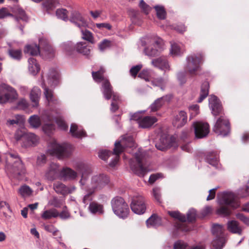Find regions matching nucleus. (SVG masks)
<instances>
[{
	"label": "nucleus",
	"instance_id": "nucleus-1",
	"mask_svg": "<svg viewBox=\"0 0 249 249\" xmlns=\"http://www.w3.org/2000/svg\"><path fill=\"white\" fill-rule=\"evenodd\" d=\"M163 40L156 36H146L141 40L144 53L150 57L158 55L163 50Z\"/></svg>",
	"mask_w": 249,
	"mask_h": 249
},
{
	"label": "nucleus",
	"instance_id": "nucleus-2",
	"mask_svg": "<svg viewBox=\"0 0 249 249\" xmlns=\"http://www.w3.org/2000/svg\"><path fill=\"white\" fill-rule=\"evenodd\" d=\"M135 156L136 161L134 160L129 161L130 168L135 174L143 177L149 171L145 161L146 152L140 149L135 153Z\"/></svg>",
	"mask_w": 249,
	"mask_h": 249
},
{
	"label": "nucleus",
	"instance_id": "nucleus-3",
	"mask_svg": "<svg viewBox=\"0 0 249 249\" xmlns=\"http://www.w3.org/2000/svg\"><path fill=\"white\" fill-rule=\"evenodd\" d=\"M204 56L201 53H193L188 55L186 58L184 68L186 71L191 75H197L201 70L200 65L204 62Z\"/></svg>",
	"mask_w": 249,
	"mask_h": 249
},
{
	"label": "nucleus",
	"instance_id": "nucleus-4",
	"mask_svg": "<svg viewBox=\"0 0 249 249\" xmlns=\"http://www.w3.org/2000/svg\"><path fill=\"white\" fill-rule=\"evenodd\" d=\"M93 70L91 73L93 80L97 83H101V90L104 98L109 99V82L107 76V71L103 66Z\"/></svg>",
	"mask_w": 249,
	"mask_h": 249
},
{
	"label": "nucleus",
	"instance_id": "nucleus-5",
	"mask_svg": "<svg viewBox=\"0 0 249 249\" xmlns=\"http://www.w3.org/2000/svg\"><path fill=\"white\" fill-rule=\"evenodd\" d=\"M135 146V143L133 139L130 136L125 137L120 141L116 142L112 154L114 158L112 161L110 162V167H113L117 163L120 159V154L123 152L124 148H132Z\"/></svg>",
	"mask_w": 249,
	"mask_h": 249
},
{
	"label": "nucleus",
	"instance_id": "nucleus-6",
	"mask_svg": "<svg viewBox=\"0 0 249 249\" xmlns=\"http://www.w3.org/2000/svg\"><path fill=\"white\" fill-rule=\"evenodd\" d=\"M223 225L215 224L213 226L212 231L214 238L212 242L211 249H222L225 245L226 238Z\"/></svg>",
	"mask_w": 249,
	"mask_h": 249
},
{
	"label": "nucleus",
	"instance_id": "nucleus-7",
	"mask_svg": "<svg viewBox=\"0 0 249 249\" xmlns=\"http://www.w3.org/2000/svg\"><path fill=\"white\" fill-rule=\"evenodd\" d=\"M112 209L115 215L120 218H126L129 213L128 205L124 199L121 197L113 198L111 202Z\"/></svg>",
	"mask_w": 249,
	"mask_h": 249
},
{
	"label": "nucleus",
	"instance_id": "nucleus-8",
	"mask_svg": "<svg viewBox=\"0 0 249 249\" xmlns=\"http://www.w3.org/2000/svg\"><path fill=\"white\" fill-rule=\"evenodd\" d=\"M47 152L59 159H65L71 155V152L65 145L60 144L55 141L49 144Z\"/></svg>",
	"mask_w": 249,
	"mask_h": 249
},
{
	"label": "nucleus",
	"instance_id": "nucleus-9",
	"mask_svg": "<svg viewBox=\"0 0 249 249\" xmlns=\"http://www.w3.org/2000/svg\"><path fill=\"white\" fill-rule=\"evenodd\" d=\"M18 94L12 87L5 84L0 86V104L13 102L18 98Z\"/></svg>",
	"mask_w": 249,
	"mask_h": 249
},
{
	"label": "nucleus",
	"instance_id": "nucleus-10",
	"mask_svg": "<svg viewBox=\"0 0 249 249\" xmlns=\"http://www.w3.org/2000/svg\"><path fill=\"white\" fill-rule=\"evenodd\" d=\"M218 202L220 205H229L236 208L239 204L237 197L231 192H223L217 194Z\"/></svg>",
	"mask_w": 249,
	"mask_h": 249
},
{
	"label": "nucleus",
	"instance_id": "nucleus-11",
	"mask_svg": "<svg viewBox=\"0 0 249 249\" xmlns=\"http://www.w3.org/2000/svg\"><path fill=\"white\" fill-rule=\"evenodd\" d=\"M213 131L218 135L227 136L230 131L229 120L225 116H221L216 120Z\"/></svg>",
	"mask_w": 249,
	"mask_h": 249
},
{
	"label": "nucleus",
	"instance_id": "nucleus-12",
	"mask_svg": "<svg viewBox=\"0 0 249 249\" xmlns=\"http://www.w3.org/2000/svg\"><path fill=\"white\" fill-rule=\"evenodd\" d=\"M131 208L132 211L136 214L143 213L146 209L143 198L140 195L133 196L132 198Z\"/></svg>",
	"mask_w": 249,
	"mask_h": 249
},
{
	"label": "nucleus",
	"instance_id": "nucleus-13",
	"mask_svg": "<svg viewBox=\"0 0 249 249\" xmlns=\"http://www.w3.org/2000/svg\"><path fill=\"white\" fill-rule=\"evenodd\" d=\"M195 136L198 139L206 137L210 132L209 125L207 123L196 122L193 124Z\"/></svg>",
	"mask_w": 249,
	"mask_h": 249
},
{
	"label": "nucleus",
	"instance_id": "nucleus-14",
	"mask_svg": "<svg viewBox=\"0 0 249 249\" xmlns=\"http://www.w3.org/2000/svg\"><path fill=\"white\" fill-rule=\"evenodd\" d=\"M169 214L172 217L179 220L180 221L177 224V228L183 231H189V228L186 226V224L183 222H185L186 218L184 214H182L178 211H169Z\"/></svg>",
	"mask_w": 249,
	"mask_h": 249
},
{
	"label": "nucleus",
	"instance_id": "nucleus-15",
	"mask_svg": "<svg viewBox=\"0 0 249 249\" xmlns=\"http://www.w3.org/2000/svg\"><path fill=\"white\" fill-rule=\"evenodd\" d=\"M138 115L139 113L134 114L132 116L131 119L138 121L139 126L142 128L149 127L157 121V119L156 117L151 116H146L141 119H139Z\"/></svg>",
	"mask_w": 249,
	"mask_h": 249
},
{
	"label": "nucleus",
	"instance_id": "nucleus-16",
	"mask_svg": "<svg viewBox=\"0 0 249 249\" xmlns=\"http://www.w3.org/2000/svg\"><path fill=\"white\" fill-rule=\"evenodd\" d=\"M209 106L212 113L216 116L222 113V108L220 101L214 95H211L209 99Z\"/></svg>",
	"mask_w": 249,
	"mask_h": 249
},
{
	"label": "nucleus",
	"instance_id": "nucleus-17",
	"mask_svg": "<svg viewBox=\"0 0 249 249\" xmlns=\"http://www.w3.org/2000/svg\"><path fill=\"white\" fill-rule=\"evenodd\" d=\"M70 20L80 29L86 27L87 26L85 19L82 16L81 14L76 10L72 11L71 12Z\"/></svg>",
	"mask_w": 249,
	"mask_h": 249
},
{
	"label": "nucleus",
	"instance_id": "nucleus-18",
	"mask_svg": "<svg viewBox=\"0 0 249 249\" xmlns=\"http://www.w3.org/2000/svg\"><path fill=\"white\" fill-rule=\"evenodd\" d=\"M42 87L44 89V94L45 98L48 102V104L50 106L57 105L59 104L58 100L54 96L53 92L51 89L46 86V82L43 79V81L42 83Z\"/></svg>",
	"mask_w": 249,
	"mask_h": 249
},
{
	"label": "nucleus",
	"instance_id": "nucleus-19",
	"mask_svg": "<svg viewBox=\"0 0 249 249\" xmlns=\"http://www.w3.org/2000/svg\"><path fill=\"white\" fill-rule=\"evenodd\" d=\"M151 64L155 67L158 68L164 71L170 70V67L167 59L164 57H160L153 59L151 61Z\"/></svg>",
	"mask_w": 249,
	"mask_h": 249
},
{
	"label": "nucleus",
	"instance_id": "nucleus-20",
	"mask_svg": "<svg viewBox=\"0 0 249 249\" xmlns=\"http://www.w3.org/2000/svg\"><path fill=\"white\" fill-rule=\"evenodd\" d=\"M39 142V138L34 133H27L22 142V146L28 147L36 145Z\"/></svg>",
	"mask_w": 249,
	"mask_h": 249
},
{
	"label": "nucleus",
	"instance_id": "nucleus-21",
	"mask_svg": "<svg viewBox=\"0 0 249 249\" xmlns=\"http://www.w3.org/2000/svg\"><path fill=\"white\" fill-rule=\"evenodd\" d=\"M61 172L58 164L55 163H51L48 167L46 173L45 177L50 180H53Z\"/></svg>",
	"mask_w": 249,
	"mask_h": 249
},
{
	"label": "nucleus",
	"instance_id": "nucleus-22",
	"mask_svg": "<svg viewBox=\"0 0 249 249\" xmlns=\"http://www.w3.org/2000/svg\"><path fill=\"white\" fill-rule=\"evenodd\" d=\"M110 100H111L110 110L115 112L119 109L120 105L121 103V99L117 93L112 91L110 87Z\"/></svg>",
	"mask_w": 249,
	"mask_h": 249
},
{
	"label": "nucleus",
	"instance_id": "nucleus-23",
	"mask_svg": "<svg viewBox=\"0 0 249 249\" xmlns=\"http://www.w3.org/2000/svg\"><path fill=\"white\" fill-rule=\"evenodd\" d=\"M227 228L228 230L232 233L239 235H241L243 233V228L240 226L239 223L236 220L229 221L227 224Z\"/></svg>",
	"mask_w": 249,
	"mask_h": 249
},
{
	"label": "nucleus",
	"instance_id": "nucleus-24",
	"mask_svg": "<svg viewBox=\"0 0 249 249\" xmlns=\"http://www.w3.org/2000/svg\"><path fill=\"white\" fill-rule=\"evenodd\" d=\"M187 115L184 111H180L175 116L173 124L176 127L179 128L183 126L187 122Z\"/></svg>",
	"mask_w": 249,
	"mask_h": 249
},
{
	"label": "nucleus",
	"instance_id": "nucleus-25",
	"mask_svg": "<svg viewBox=\"0 0 249 249\" xmlns=\"http://www.w3.org/2000/svg\"><path fill=\"white\" fill-rule=\"evenodd\" d=\"M78 170L81 172V179L80 181V183L81 185L85 184V180L88 178L89 175H90L92 173L91 167L86 164L81 163L79 165Z\"/></svg>",
	"mask_w": 249,
	"mask_h": 249
},
{
	"label": "nucleus",
	"instance_id": "nucleus-26",
	"mask_svg": "<svg viewBox=\"0 0 249 249\" xmlns=\"http://www.w3.org/2000/svg\"><path fill=\"white\" fill-rule=\"evenodd\" d=\"M53 189L57 193L62 195H66L71 193L75 190L74 187L70 188L59 182L54 183Z\"/></svg>",
	"mask_w": 249,
	"mask_h": 249
},
{
	"label": "nucleus",
	"instance_id": "nucleus-27",
	"mask_svg": "<svg viewBox=\"0 0 249 249\" xmlns=\"http://www.w3.org/2000/svg\"><path fill=\"white\" fill-rule=\"evenodd\" d=\"M171 95H165L156 99L150 106V108L152 112L159 110L164 104L165 101L169 102L171 98Z\"/></svg>",
	"mask_w": 249,
	"mask_h": 249
},
{
	"label": "nucleus",
	"instance_id": "nucleus-28",
	"mask_svg": "<svg viewBox=\"0 0 249 249\" xmlns=\"http://www.w3.org/2000/svg\"><path fill=\"white\" fill-rule=\"evenodd\" d=\"M205 160L208 163L212 166L215 168L219 167V156L217 151L207 153L206 155Z\"/></svg>",
	"mask_w": 249,
	"mask_h": 249
},
{
	"label": "nucleus",
	"instance_id": "nucleus-29",
	"mask_svg": "<svg viewBox=\"0 0 249 249\" xmlns=\"http://www.w3.org/2000/svg\"><path fill=\"white\" fill-rule=\"evenodd\" d=\"M171 48L170 50V54L173 57L178 56L185 52L183 45L180 43L175 42H171Z\"/></svg>",
	"mask_w": 249,
	"mask_h": 249
},
{
	"label": "nucleus",
	"instance_id": "nucleus-30",
	"mask_svg": "<svg viewBox=\"0 0 249 249\" xmlns=\"http://www.w3.org/2000/svg\"><path fill=\"white\" fill-rule=\"evenodd\" d=\"M161 145L160 143L156 144V147L157 149L163 151L168 147L176 146V139L174 137L170 138V140L168 139H163L160 140Z\"/></svg>",
	"mask_w": 249,
	"mask_h": 249
},
{
	"label": "nucleus",
	"instance_id": "nucleus-31",
	"mask_svg": "<svg viewBox=\"0 0 249 249\" xmlns=\"http://www.w3.org/2000/svg\"><path fill=\"white\" fill-rule=\"evenodd\" d=\"M41 93L40 89L36 87H34L31 91L30 98L34 107H38Z\"/></svg>",
	"mask_w": 249,
	"mask_h": 249
},
{
	"label": "nucleus",
	"instance_id": "nucleus-32",
	"mask_svg": "<svg viewBox=\"0 0 249 249\" xmlns=\"http://www.w3.org/2000/svg\"><path fill=\"white\" fill-rule=\"evenodd\" d=\"M59 74L55 70H52L47 77V83L48 86L53 87L55 86L58 82Z\"/></svg>",
	"mask_w": 249,
	"mask_h": 249
},
{
	"label": "nucleus",
	"instance_id": "nucleus-33",
	"mask_svg": "<svg viewBox=\"0 0 249 249\" xmlns=\"http://www.w3.org/2000/svg\"><path fill=\"white\" fill-rule=\"evenodd\" d=\"M70 131L71 135L75 138H81L86 136V132L81 127L77 126L75 124H71Z\"/></svg>",
	"mask_w": 249,
	"mask_h": 249
},
{
	"label": "nucleus",
	"instance_id": "nucleus-34",
	"mask_svg": "<svg viewBox=\"0 0 249 249\" xmlns=\"http://www.w3.org/2000/svg\"><path fill=\"white\" fill-rule=\"evenodd\" d=\"M147 228H156L161 224V220L160 217L157 215H152L146 221Z\"/></svg>",
	"mask_w": 249,
	"mask_h": 249
},
{
	"label": "nucleus",
	"instance_id": "nucleus-35",
	"mask_svg": "<svg viewBox=\"0 0 249 249\" xmlns=\"http://www.w3.org/2000/svg\"><path fill=\"white\" fill-rule=\"evenodd\" d=\"M59 215V212L54 208L47 210L41 214V218L44 220L50 219L52 218H56Z\"/></svg>",
	"mask_w": 249,
	"mask_h": 249
},
{
	"label": "nucleus",
	"instance_id": "nucleus-36",
	"mask_svg": "<svg viewBox=\"0 0 249 249\" xmlns=\"http://www.w3.org/2000/svg\"><path fill=\"white\" fill-rule=\"evenodd\" d=\"M28 69L30 72L34 75H36L40 69L39 65L36 62V60L35 58L31 57L28 59Z\"/></svg>",
	"mask_w": 249,
	"mask_h": 249
},
{
	"label": "nucleus",
	"instance_id": "nucleus-37",
	"mask_svg": "<svg viewBox=\"0 0 249 249\" xmlns=\"http://www.w3.org/2000/svg\"><path fill=\"white\" fill-rule=\"evenodd\" d=\"M59 4L58 0H46L42 4L45 10L50 13Z\"/></svg>",
	"mask_w": 249,
	"mask_h": 249
},
{
	"label": "nucleus",
	"instance_id": "nucleus-38",
	"mask_svg": "<svg viewBox=\"0 0 249 249\" xmlns=\"http://www.w3.org/2000/svg\"><path fill=\"white\" fill-rule=\"evenodd\" d=\"M89 209L92 213L102 214L104 213L103 206L96 202H92L89 204Z\"/></svg>",
	"mask_w": 249,
	"mask_h": 249
},
{
	"label": "nucleus",
	"instance_id": "nucleus-39",
	"mask_svg": "<svg viewBox=\"0 0 249 249\" xmlns=\"http://www.w3.org/2000/svg\"><path fill=\"white\" fill-rule=\"evenodd\" d=\"M60 175L66 179H74L77 176V173L69 168H63L60 172Z\"/></svg>",
	"mask_w": 249,
	"mask_h": 249
},
{
	"label": "nucleus",
	"instance_id": "nucleus-40",
	"mask_svg": "<svg viewBox=\"0 0 249 249\" xmlns=\"http://www.w3.org/2000/svg\"><path fill=\"white\" fill-rule=\"evenodd\" d=\"M75 50L76 51L84 55H89L90 53V50L88 47L86 42H80L75 45Z\"/></svg>",
	"mask_w": 249,
	"mask_h": 249
},
{
	"label": "nucleus",
	"instance_id": "nucleus-41",
	"mask_svg": "<svg viewBox=\"0 0 249 249\" xmlns=\"http://www.w3.org/2000/svg\"><path fill=\"white\" fill-rule=\"evenodd\" d=\"M13 166V172L15 174L21 175L22 174L24 173V166L22 162L20 160H18L16 161H15Z\"/></svg>",
	"mask_w": 249,
	"mask_h": 249
},
{
	"label": "nucleus",
	"instance_id": "nucleus-42",
	"mask_svg": "<svg viewBox=\"0 0 249 249\" xmlns=\"http://www.w3.org/2000/svg\"><path fill=\"white\" fill-rule=\"evenodd\" d=\"M209 85L208 82H204L201 88L200 96L198 100V102H201L208 95Z\"/></svg>",
	"mask_w": 249,
	"mask_h": 249
},
{
	"label": "nucleus",
	"instance_id": "nucleus-43",
	"mask_svg": "<svg viewBox=\"0 0 249 249\" xmlns=\"http://www.w3.org/2000/svg\"><path fill=\"white\" fill-rule=\"evenodd\" d=\"M24 52L32 55H36L39 53V47L36 44L27 45L25 48Z\"/></svg>",
	"mask_w": 249,
	"mask_h": 249
},
{
	"label": "nucleus",
	"instance_id": "nucleus-44",
	"mask_svg": "<svg viewBox=\"0 0 249 249\" xmlns=\"http://www.w3.org/2000/svg\"><path fill=\"white\" fill-rule=\"evenodd\" d=\"M62 50L67 55H71L75 49V45L74 46L71 42H64L61 45Z\"/></svg>",
	"mask_w": 249,
	"mask_h": 249
},
{
	"label": "nucleus",
	"instance_id": "nucleus-45",
	"mask_svg": "<svg viewBox=\"0 0 249 249\" xmlns=\"http://www.w3.org/2000/svg\"><path fill=\"white\" fill-rule=\"evenodd\" d=\"M18 192L22 197H26L31 196L33 190L29 186L24 185L19 188Z\"/></svg>",
	"mask_w": 249,
	"mask_h": 249
},
{
	"label": "nucleus",
	"instance_id": "nucleus-46",
	"mask_svg": "<svg viewBox=\"0 0 249 249\" xmlns=\"http://www.w3.org/2000/svg\"><path fill=\"white\" fill-rule=\"evenodd\" d=\"M28 122L33 128H38L41 125V120L37 115H34L31 116L29 118Z\"/></svg>",
	"mask_w": 249,
	"mask_h": 249
},
{
	"label": "nucleus",
	"instance_id": "nucleus-47",
	"mask_svg": "<svg viewBox=\"0 0 249 249\" xmlns=\"http://www.w3.org/2000/svg\"><path fill=\"white\" fill-rule=\"evenodd\" d=\"M8 54L12 58L15 60H19L22 57V52L20 49H10L8 50Z\"/></svg>",
	"mask_w": 249,
	"mask_h": 249
},
{
	"label": "nucleus",
	"instance_id": "nucleus-48",
	"mask_svg": "<svg viewBox=\"0 0 249 249\" xmlns=\"http://www.w3.org/2000/svg\"><path fill=\"white\" fill-rule=\"evenodd\" d=\"M48 120L50 122L54 120L56 123L59 127L62 130H66L68 129V126L61 118L58 119L52 116H49L48 117Z\"/></svg>",
	"mask_w": 249,
	"mask_h": 249
},
{
	"label": "nucleus",
	"instance_id": "nucleus-49",
	"mask_svg": "<svg viewBox=\"0 0 249 249\" xmlns=\"http://www.w3.org/2000/svg\"><path fill=\"white\" fill-rule=\"evenodd\" d=\"M156 11L157 16L160 19H163L166 17V12L164 7L161 5H156L154 7Z\"/></svg>",
	"mask_w": 249,
	"mask_h": 249
},
{
	"label": "nucleus",
	"instance_id": "nucleus-50",
	"mask_svg": "<svg viewBox=\"0 0 249 249\" xmlns=\"http://www.w3.org/2000/svg\"><path fill=\"white\" fill-rule=\"evenodd\" d=\"M55 14L57 17L59 18L64 21H67L68 19V12L65 9H58L56 10Z\"/></svg>",
	"mask_w": 249,
	"mask_h": 249
},
{
	"label": "nucleus",
	"instance_id": "nucleus-51",
	"mask_svg": "<svg viewBox=\"0 0 249 249\" xmlns=\"http://www.w3.org/2000/svg\"><path fill=\"white\" fill-rule=\"evenodd\" d=\"M81 29L82 38L84 40H87L92 43H94L93 37L92 34L87 30H84L82 28Z\"/></svg>",
	"mask_w": 249,
	"mask_h": 249
},
{
	"label": "nucleus",
	"instance_id": "nucleus-52",
	"mask_svg": "<svg viewBox=\"0 0 249 249\" xmlns=\"http://www.w3.org/2000/svg\"><path fill=\"white\" fill-rule=\"evenodd\" d=\"M16 19L17 21L22 20L24 21L28 20V17L25 13L24 11L21 8H18L16 10Z\"/></svg>",
	"mask_w": 249,
	"mask_h": 249
},
{
	"label": "nucleus",
	"instance_id": "nucleus-53",
	"mask_svg": "<svg viewBox=\"0 0 249 249\" xmlns=\"http://www.w3.org/2000/svg\"><path fill=\"white\" fill-rule=\"evenodd\" d=\"M142 12L145 15H148L151 10V7L146 4L143 0H141L139 4Z\"/></svg>",
	"mask_w": 249,
	"mask_h": 249
},
{
	"label": "nucleus",
	"instance_id": "nucleus-54",
	"mask_svg": "<svg viewBox=\"0 0 249 249\" xmlns=\"http://www.w3.org/2000/svg\"><path fill=\"white\" fill-rule=\"evenodd\" d=\"M101 178L102 177L101 176H96L92 178L91 182L93 184V188L94 189L98 187H100L103 184Z\"/></svg>",
	"mask_w": 249,
	"mask_h": 249
},
{
	"label": "nucleus",
	"instance_id": "nucleus-55",
	"mask_svg": "<svg viewBox=\"0 0 249 249\" xmlns=\"http://www.w3.org/2000/svg\"><path fill=\"white\" fill-rule=\"evenodd\" d=\"M151 71L149 70H143L139 74V77L144 79L146 81H149L151 76Z\"/></svg>",
	"mask_w": 249,
	"mask_h": 249
},
{
	"label": "nucleus",
	"instance_id": "nucleus-56",
	"mask_svg": "<svg viewBox=\"0 0 249 249\" xmlns=\"http://www.w3.org/2000/svg\"><path fill=\"white\" fill-rule=\"evenodd\" d=\"M177 77L180 84H184L186 81V72L184 71L178 72L177 74Z\"/></svg>",
	"mask_w": 249,
	"mask_h": 249
},
{
	"label": "nucleus",
	"instance_id": "nucleus-57",
	"mask_svg": "<svg viewBox=\"0 0 249 249\" xmlns=\"http://www.w3.org/2000/svg\"><path fill=\"white\" fill-rule=\"evenodd\" d=\"M21 118L22 117L20 115H17L15 116V119L8 120L6 122V124L8 126L16 124H17L20 123Z\"/></svg>",
	"mask_w": 249,
	"mask_h": 249
},
{
	"label": "nucleus",
	"instance_id": "nucleus-58",
	"mask_svg": "<svg viewBox=\"0 0 249 249\" xmlns=\"http://www.w3.org/2000/svg\"><path fill=\"white\" fill-rule=\"evenodd\" d=\"M26 133H25L24 131L21 129H18L14 135L15 139L17 141L22 140L23 142L24 140V136Z\"/></svg>",
	"mask_w": 249,
	"mask_h": 249
},
{
	"label": "nucleus",
	"instance_id": "nucleus-59",
	"mask_svg": "<svg viewBox=\"0 0 249 249\" xmlns=\"http://www.w3.org/2000/svg\"><path fill=\"white\" fill-rule=\"evenodd\" d=\"M190 116L193 118L197 115L199 112V106L197 105H193L189 107Z\"/></svg>",
	"mask_w": 249,
	"mask_h": 249
},
{
	"label": "nucleus",
	"instance_id": "nucleus-60",
	"mask_svg": "<svg viewBox=\"0 0 249 249\" xmlns=\"http://www.w3.org/2000/svg\"><path fill=\"white\" fill-rule=\"evenodd\" d=\"M142 67V64H138L133 66L129 71L131 75L134 77H135Z\"/></svg>",
	"mask_w": 249,
	"mask_h": 249
},
{
	"label": "nucleus",
	"instance_id": "nucleus-61",
	"mask_svg": "<svg viewBox=\"0 0 249 249\" xmlns=\"http://www.w3.org/2000/svg\"><path fill=\"white\" fill-rule=\"evenodd\" d=\"M236 217L241 221H242L244 224L247 226H249V217L245 216L242 213H238L236 214Z\"/></svg>",
	"mask_w": 249,
	"mask_h": 249
},
{
	"label": "nucleus",
	"instance_id": "nucleus-62",
	"mask_svg": "<svg viewBox=\"0 0 249 249\" xmlns=\"http://www.w3.org/2000/svg\"><path fill=\"white\" fill-rule=\"evenodd\" d=\"M213 211V209L212 207L209 206H207L205 207L201 211L200 213V216L202 218H203L209 214H210Z\"/></svg>",
	"mask_w": 249,
	"mask_h": 249
},
{
	"label": "nucleus",
	"instance_id": "nucleus-63",
	"mask_svg": "<svg viewBox=\"0 0 249 249\" xmlns=\"http://www.w3.org/2000/svg\"><path fill=\"white\" fill-rule=\"evenodd\" d=\"M238 196L240 197H245L249 196V185L246 187L245 189H241L238 191Z\"/></svg>",
	"mask_w": 249,
	"mask_h": 249
},
{
	"label": "nucleus",
	"instance_id": "nucleus-64",
	"mask_svg": "<svg viewBox=\"0 0 249 249\" xmlns=\"http://www.w3.org/2000/svg\"><path fill=\"white\" fill-rule=\"evenodd\" d=\"M174 249H188L187 245L183 241H178L174 244Z\"/></svg>",
	"mask_w": 249,
	"mask_h": 249
}]
</instances>
